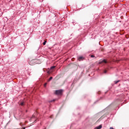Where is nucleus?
<instances>
[{
  "instance_id": "1",
  "label": "nucleus",
  "mask_w": 129,
  "mask_h": 129,
  "mask_svg": "<svg viewBox=\"0 0 129 129\" xmlns=\"http://www.w3.org/2000/svg\"><path fill=\"white\" fill-rule=\"evenodd\" d=\"M30 65L33 66L35 65V64H37V59H32L29 62Z\"/></svg>"
},
{
  "instance_id": "2",
  "label": "nucleus",
  "mask_w": 129,
  "mask_h": 129,
  "mask_svg": "<svg viewBox=\"0 0 129 129\" xmlns=\"http://www.w3.org/2000/svg\"><path fill=\"white\" fill-rule=\"evenodd\" d=\"M62 91H63L62 90H56L55 94H56L57 95H60V94H62Z\"/></svg>"
},
{
  "instance_id": "3",
  "label": "nucleus",
  "mask_w": 129,
  "mask_h": 129,
  "mask_svg": "<svg viewBox=\"0 0 129 129\" xmlns=\"http://www.w3.org/2000/svg\"><path fill=\"white\" fill-rule=\"evenodd\" d=\"M102 63H107V61H106V60L103 59V60H101V61H100L99 62V64H101Z\"/></svg>"
},
{
  "instance_id": "4",
  "label": "nucleus",
  "mask_w": 129,
  "mask_h": 129,
  "mask_svg": "<svg viewBox=\"0 0 129 129\" xmlns=\"http://www.w3.org/2000/svg\"><path fill=\"white\" fill-rule=\"evenodd\" d=\"M83 59H84V58H83V57L80 56L78 58V60H79V61H81V60H83Z\"/></svg>"
},
{
  "instance_id": "5",
  "label": "nucleus",
  "mask_w": 129,
  "mask_h": 129,
  "mask_svg": "<svg viewBox=\"0 0 129 129\" xmlns=\"http://www.w3.org/2000/svg\"><path fill=\"white\" fill-rule=\"evenodd\" d=\"M101 127H102V125H100L98 127H96V129H100V128H101Z\"/></svg>"
},
{
  "instance_id": "6",
  "label": "nucleus",
  "mask_w": 129,
  "mask_h": 129,
  "mask_svg": "<svg viewBox=\"0 0 129 129\" xmlns=\"http://www.w3.org/2000/svg\"><path fill=\"white\" fill-rule=\"evenodd\" d=\"M53 79V77H50L49 79L48 80V82L51 81Z\"/></svg>"
},
{
  "instance_id": "7",
  "label": "nucleus",
  "mask_w": 129,
  "mask_h": 129,
  "mask_svg": "<svg viewBox=\"0 0 129 129\" xmlns=\"http://www.w3.org/2000/svg\"><path fill=\"white\" fill-rule=\"evenodd\" d=\"M119 81H120V80H118L117 81H114V83L115 84H117V83H118V82H119Z\"/></svg>"
},
{
  "instance_id": "8",
  "label": "nucleus",
  "mask_w": 129,
  "mask_h": 129,
  "mask_svg": "<svg viewBox=\"0 0 129 129\" xmlns=\"http://www.w3.org/2000/svg\"><path fill=\"white\" fill-rule=\"evenodd\" d=\"M55 67H56L55 66H52V67H51L50 69H51V70L52 69H55Z\"/></svg>"
},
{
  "instance_id": "9",
  "label": "nucleus",
  "mask_w": 129,
  "mask_h": 129,
  "mask_svg": "<svg viewBox=\"0 0 129 129\" xmlns=\"http://www.w3.org/2000/svg\"><path fill=\"white\" fill-rule=\"evenodd\" d=\"M24 104H25V102H24L20 103V105H21L22 106H23V105H24Z\"/></svg>"
},
{
  "instance_id": "10",
  "label": "nucleus",
  "mask_w": 129,
  "mask_h": 129,
  "mask_svg": "<svg viewBox=\"0 0 129 129\" xmlns=\"http://www.w3.org/2000/svg\"><path fill=\"white\" fill-rule=\"evenodd\" d=\"M95 56L93 55H91V58H94Z\"/></svg>"
},
{
  "instance_id": "11",
  "label": "nucleus",
  "mask_w": 129,
  "mask_h": 129,
  "mask_svg": "<svg viewBox=\"0 0 129 129\" xmlns=\"http://www.w3.org/2000/svg\"><path fill=\"white\" fill-rule=\"evenodd\" d=\"M46 86H47V83L44 84V87H46Z\"/></svg>"
},
{
  "instance_id": "12",
  "label": "nucleus",
  "mask_w": 129,
  "mask_h": 129,
  "mask_svg": "<svg viewBox=\"0 0 129 129\" xmlns=\"http://www.w3.org/2000/svg\"><path fill=\"white\" fill-rule=\"evenodd\" d=\"M107 72V71H106V70H105L104 71V73H106Z\"/></svg>"
},
{
  "instance_id": "13",
  "label": "nucleus",
  "mask_w": 129,
  "mask_h": 129,
  "mask_svg": "<svg viewBox=\"0 0 129 129\" xmlns=\"http://www.w3.org/2000/svg\"><path fill=\"white\" fill-rule=\"evenodd\" d=\"M43 45H46V43L44 42L43 43Z\"/></svg>"
},
{
  "instance_id": "14",
  "label": "nucleus",
  "mask_w": 129,
  "mask_h": 129,
  "mask_svg": "<svg viewBox=\"0 0 129 129\" xmlns=\"http://www.w3.org/2000/svg\"><path fill=\"white\" fill-rule=\"evenodd\" d=\"M45 43L46 44L47 43V41H44Z\"/></svg>"
},
{
  "instance_id": "15",
  "label": "nucleus",
  "mask_w": 129,
  "mask_h": 129,
  "mask_svg": "<svg viewBox=\"0 0 129 129\" xmlns=\"http://www.w3.org/2000/svg\"><path fill=\"white\" fill-rule=\"evenodd\" d=\"M23 129H26V127H23Z\"/></svg>"
},
{
  "instance_id": "16",
  "label": "nucleus",
  "mask_w": 129,
  "mask_h": 129,
  "mask_svg": "<svg viewBox=\"0 0 129 129\" xmlns=\"http://www.w3.org/2000/svg\"><path fill=\"white\" fill-rule=\"evenodd\" d=\"M20 125H22V123H20Z\"/></svg>"
},
{
  "instance_id": "17",
  "label": "nucleus",
  "mask_w": 129,
  "mask_h": 129,
  "mask_svg": "<svg viewBox=\"0 0 129 129\" xmlns=\"http://www.w3.org/2000/svg\"><path fill=\"white\" fill-rule=\"evenodd\" d=\"M33 117H34V115L32 116V118H33Z\"/></svg>"
},
{
  "instance_id": "18",
  "label": "nucleus",
  "mask_w": 129,
  "mask_h": 129,
  "mask_svg": "<svg viewBox=\"0 0 129 129\" xmlns=\"http://www.w3.org/2000/svg\"><path fill=\"white\" fill-rule=\"evenodd\" d=\"M53 101H55V100H53Z\"/></svg>"
},
{
  "instance_id": "19",
  "label": "nucleus",
  "mask_w": 129,
  "mask_h": 129,
  "mask_svg": "<svg viewBox=\"0 0 129 129\" xmlns=\"http://www.w3.org/2000/svg\"><path fill=\"white\" fill-rule=\"evenodd\" d=\"M27 111H28L27 110L26 111V112H27Z\"/></svg>"
}]
</instances>
